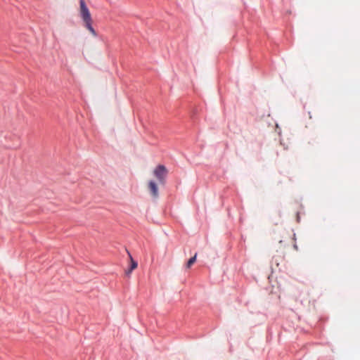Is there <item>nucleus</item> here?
Masks as SVG:
<instances>
[{
  "label": "nucleus",
  "instance_id": "4",
  "mask_svg": "<svg viewBox=\"0 0 360 360\" xmlns=\"http://www.w3.org/2000/svg\"><path fill=\"white\" fill-rule=\"evenodd\" d=\"M197 255V252H195V255L187 261L185 265L186 269H190L192 266V265L196 262Z\"/></svg>",
  "mask_w": 360,
  "mask_h": 360
},
{
  "label": "nucleus",
  "instance_id": "2",
  "mask_svg": "<svg viewBox=\"0 0 360 360\" xmlns=\"http://www.w3.org/2000/svg\"><path fill=\"white\" fill-rule=\"evenodd\" d=\"M154 176L157 178L159 184L165 186L167 183L168 169L165 165L159 164L153 171Z\"/></svg>",
  "mask_w": 360,
  "mask_h": 360
},
{
  "label": "nucleus",
  "instance_id": "1",
  "mask_svg": "<svg viewBox=\"0 0 360 360\" xmlns=\"http://www.w3.org/2000/svg\"><path fill=\"white\" fill-rule=\"evenodd\" d=\"M79 16L83 20L84 26L86 30H88L92 35L96 37L98 34L92 25L93 20L91 15L84 0H79Z\"/></svg>",
  "mask_w": 360,
  "mask_h": 360
},
{
  "label": "nucleus",
  "instance_id": "6",
  "mask_svg": "<svg viewBox=\"0 0 360 360\" xmlns=\"http://www.w3.org/2000/svg\"><path fill=\"white\" fill-rule=\"evenodd\" d=\"M133 271H134V270H133L132 269H131V268H129V267L128 266V268L125 270V274H126L127 276H129V275L131 274V272H132Z\"/></svg>",
  "mask_w": 360,
  "mask_h": 360
},
{
  "label": "nucleus",
  "instance_id": "3",
  "mask_svg": "<svg viewBox=\"0 0 360 360\" xmlns=\"http://www.w3.org/2000/svg\"><path fill=\"white\" fill-rule=\"evenodd\" d=\"M148 189L153 198H158L159 195V188L158 184L154 180H150L148 181Z\"/></svg>",
  "mask_w": 360,
  "mask_h": 360
},
{
  "label": "nucleus",
  "instance_id": "5",
  "mask_svg": "<svg viewBox=\"0 0 360 360\" xmlns=\"http://www.w3.org/2000/svg\"><path fill=\"white\" fill-rule=\"evenodd\" d=\"M127 253L129 255V259H130V263H129V267L132 269L133 270H134L138 266V262H137V261L134 259V258L132 257L131 255L130 254V252L129 251H127Z\"/></svg>",
  "mask_w": 360,
  "mask_h": 360
}]
</instances>
